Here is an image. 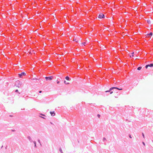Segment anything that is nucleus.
<instances>
[{"label": "nucleus", "instance_id": "f257e3e1", "mask_svg": "<svg viewBox=\"0 0 153 153\" xmlns=\"http://www.w3.org/2000/svg\"><path fill=\"white\" fill-rule=\"evenodd\" d=\"M114 89H117L119 90H122V88H119L117 87H113L110 88L109 90L106 91H105V92L106 93L110 92V94H112L113 93V92L111 91V90H113Z\"/></svg>", "mask_w": 153, "mask_h": 153}, {"label": "nucleus", "instance_id": "f03ea898", "mask_svg": "<svg viewBox=\"0 0 153 153\" xmlns=\"http://www.w3.org/2000/svg\"><path fill=\"white\" fill-rule=\"evenodd\" d=\"M22 83L19 81H17L16 82V85L18 88L20 87L21 86Z\"/></svg>", "mask_w": 153, "mask_h": 153}, {"label": "nucleus", "instance_id": "7ed1b4c3", "mask_svg": "<svg viewBox=\"0 0 153 153\" xmlns=\"http://www.w3.org/2000/svg\"><path fill=\"white\" fill-rule=\"evenodd\" d=\"M53 78V76H51L49 77H45V79L47 81L51 80Z\"/></svg>", "mask_w": 153, "mask_h": 153}, {"label": "nucleus", "instance_id": "20e7f679", "mask_svg": "<svg viewBox=\"0 0 153 153\" xmlns=\"http://www.w3.org/2000/svg\"><path fill=\"white\" fill-rule=\"evenodd\" d=\"M26 74L25 72H22L19 74V77H22V76H25Z\"/></svg>", "mask_w": 153, "mask_h": 153}, {"label": "nucleus", "instance_id": "39448f33", "mask_svg": "<svg viewBox=\"0 0 153 153\" xmlns=\"http://www.w3.org/2000/svg\"><path fill=\"white\" fill-rule=\"evenodd\" d=\"M98 18L100 19L103 18L105 17V16L104 14H100L98 16Z\"/></svg>", "mask_w": 153, "mask_h": 153}, {"label": "nucleus", "instance_id": "423d86ee", "mask_svg": "<svg viewBox=\"0 0 153 153\" xmlns=\"http://www.w3.org/2000/svg\"><path fill=\"white\" fill-rule=\"evenodd\" d=\"M27 139L29 140L30 143L33 142V141L32 138L30 136H28L27 137Z\"/></svg>", "mask_w": 153, "mask_h": 153}, {"label": "nucleus", "instance_id": "0eeeda50", "mask_svg": "<svg viewBox=\"0 0 153 153\" xmlns=\"http://www.w3.org/2000/svg\"><path fill=\"white\" fill-rule=\"evenodd\" d=\"M152 32L150 33H149L147 34L146 37H151L152 35Z\"/></svg>", "mask_w": 153, "mask_h": 153}, {"label": "nucleus", "instance_id": "6e6552de", "mask_svg": "<svg viewBox=\"0 0 153 153\" xmlns=\"http://www.w3.org/2000/svg\"><path fill=\"white\" fill-rule=\"evenodd\" d=\"M50 113L51 114V115L52 116H53L55 115V113L54 111H50Z\"/></svg>", "mask_w": 153, "mask_h": 153}, {"label": "nucleus", "instance_id": "1a4fd4ad", "mask_svg": "<svg viewBox=\"0 0 153 153\" xmlns=\"http://www.w3.org/2000/svg\"><path fill=\"white\" fill-rule=\"evenodd\" d=\"M147 22L149 24H150L151 23V22H150V21L149 19H147Z\"/></svg>", "mask_w": 153, "mask_h": 153}, {"label": "nucleus", "instance_id": "9d476101", "mask_svg": "<svg viewBox=\"0 0 153 153\" xmlns=\"http://www.w3.org/2000/svg\"><path fill=\"white\" fill-rule=\"evenodd\" d=\"M65 79L67 80H70V78L68 76H67L65 77Z\"/></svg>", "mask_w": 153, "mask_h": 153}, {"label": "nucleus", "instance_id": "9b49d317", "mask_svg": "<svg viewBox=\"0 0 153 153\" xmlns=\"http://www.w3.org/2000/svg\"><path fill=\"white\" fill-rule=\"evenodd\" d=\"M33 143L34 144V147L35 148L36 147V142L35 141H33Z\"/></svg>", "mask_w": 153, "mask_h": 153}, {"label": "nucleus", "instance_id": "f8f14e48", "mask_svg": "<svg viewBox=\"0 0 153 153\" xmlns=\"http://www.w3.org/2000/svg\"><path fill=\"white\" fill-rule=\"evenodd\" d=\"M134 53V52H133V53H131V55L130 56V57H133V56H134V55H133Z\"/></svg>", "mask_w": 153, "mask_h": 153}, {"label": "nucleus", "instance_id": "ddd939ff", "mask_svg": "<svg viewBox=\"0 0 153 153\" xmlns=\"http://www.w3.org/2000/svg\"><path fill=\"white\" fill-rule=\"evenodd\" d=\"M150 67H153V63H151L149 65H148Z\"/></svg>", "mask_w": 153, "mask_h": 153}, {"label": "nucleus", "instance_id": "4468645a", "mask_svg": "<svg viewBox=\"0 0 153 153\" xmlns=\"http://www.w3.org/2000/svg\"><path fill=\"white\" fill-rule=\"evenodd\" d=\"M59 151L61 152V153H63L62 152V150L61 148H60L59 149Z\"/></svg>", "mask_w": 153, "mask_h": 153}, {"label": "nucleus", "instance_id": "2eb2a0df", "mask_svg": "<svg viewBox=\"0 0 153 153\" xmlns=\"http://www.w3.org/2000/svg\"><path fill=\"white\" fill-rule=\"evenodd\" d=\"M103 141H106V139L105 137H103Z\"/></svg>", "mask_w": 153, "mask_h": 153}, {"label": "nucleus", "instance_id": "dca6fc26", "mask_svg": "<svg viewBox=\"0 0 153 153\" xmlns=\"http://www.w3.org/2000/svg\"><path fill=\"white\" fill-rule=\"evenodd\" d=\"M142 68V67H139L137 68V70H141V68Z\"/></svg>", "mask_w": 153, "mask_h": 153}, {"label": "nucleus", "instance_id": "f3484780", "mask_svg": "<svg viewBox=\"0 0 153 153\" xmlns=\"http://www.w3.org/2000/svg\"><path fill=\"white\" fill-rule=\"evenodd\" d=\"M142 136H143V137L144 138H145V136H144V134H143V133H142Z\"/></svg>", "mask_w": 153, "mask_h": 153}, {"label": "nucleus", "instance_id": "a211bd4d", "mask_svg": "<svg viewBox=\"0 0 153 153\" xmlns=\"http://www.w3.org/2000/svg\"><path fill=\"white\" fill-rule=\"evenodd\" d=\"M38 142H39V143H40L41 142H40V140L39 139H38Z\"/></svg>", "mask_w": 153, "mask_h": 153}, {"label": "nucleus", "instance_id": "6ab92c4d", "mask_svg": "<svg viewBox=\"0 0 153 153\" xmlns=\"http://www.w3.org/2000/svg\"><path fill=\"white\" fill-rule=\"evenodd\" d=\"M149 66L148 65H146V66L145 67H146V68H148V67Z\"/></svg>", "mask_w": 153, "mask_h": 153}, {"label": "nucleus", "instance_id": "aec40b11", "mask_svg": "<svg viewBox=\"0 0 153 153\" xmlns=\"http://www.w3.org/2000/svg\"><path fill=\"white\" fill-rule=\"evenodd\" d=\"M64 83L65 84H68V83H66V81H65H65H64Z\"/></svg>", "mask_w": 153, "mask_h": 153}, {"label": "nucleus", "instance_id": "412c9836", "mask_svg": "<svg viewBox=\"0 0 153 153\" xmlns=\"http://www.w3.org/2000/svg\"><path fill=\"white\" fill-rule=\"evenodd\" d=\"M15 92H19V91L17 89V90H16Z\"/></svg>", "mask_w": 153, "mask_h": 153}, {"label": "nucleus", "instance_id": "4be33fe9", "mask_svg": "<svg viewBox=\"0 0 153 153\" xmlns=\"http://www.w3.org/2000/svg\"><path fill=\"white\" fill-rule=\"evenodd\" d=\"M97 117H98L99 118H100V115H99V114H98L97 115Z\"/></svg>", "mask_w": 153, "mask_h": 153}, {"label": "nucleus", "instance_id": "5701e85b", "mask_svg": "<svg viewBox=\"0 0 153 153\" xmlns=\"http://www.w3.org/2000/svg\"><path fill=\"white\" fill-rule=\"evenodd\" d=\"M142 143H143V145L144 146H145V143L144 142H143Z\"/></svg>", "mask_w": 153, "mask_h": 153}, {"label": "nucleus", "instance_id": "b1692460", "mask_svg": "<svg viewBox=\"0 0 153 153\" xmlns=\"http://www.w3.org/2000/svg\"><path fill=\"white\" fill-rule=\"evenodd\" d=\"M59 82H60L59 81H57V84H59Z\"/></svg>", "mask_w": 153, "mask_h": 153}, {"label": "nucleus", "instance_id": "393cba45", "mask_svg": "<svg viewBox=\"0 0 153 153\" xmlns=\"http://www.w3.org/2000/svg\"><path fill=\"white\" fill-rule=\"evenodd\" d=\"M129 137L131 138H132L131 135H129Z\"/></svg>", "mask_w": 153, "mask_h": 153}, {"label": "nucleus", "instance_id": "a878e982", "mask_svg": "<svg viewBox=\"0 0 153 153\" xmlns=\"http://www.w3.org/2000/svg\"><path fill=\"white\" fill-rule=\"evenodd\" d=\"M41 114V115H42L43 116H45V115H44V114Z\"/></svg>", "mask_w": 153, "mask_h": 153}, {"label": "nucleus", "instance_id": "bb28decb", "mask_svg": "<svg viewBox=\"0 0 153 153\" xmlns=\"http://www.w3.org/2000/svg\"><path fill=\"white\" fill-rule=\"evenodd\" d=\"M42 92V91H39V93H41Z\"/></svg>", "mask_w": 153, "mask_h": 153}, {"label": "nucleus", "instance_id": "cd10ccee", "mask_svg": "<svg viewBox=\"0 0 153 153\" xmlns=\"http://www.w3.org/2000/svg\"><path fill=\"white\" fill-rule=\"evenodd\" d=\"M41 117L43 118V119H45V118L44 117Z\"/></svg>", "mask_w": 153, "mask_h": 153}, {"label": "nucleus", "instance_id": "c85d7f7f", "mask_svg": "<svg viewBox=\"0 0 153 153\" xmlns=\"http://www.w3.org/2000/svg\"><path fill=\"white\" fill-rule=\"evenodd\" d=\"M39 144H40V146H42V144H41V143H39Z\"/></svg>", "mask_w": 153, "mask_h": 153}, {"label": "nucleus", "instance_id": "c756f323", "mask_svg": "<svg viewBox=\"0 0 153 153\" xmlns=\"http://www.w3.org/2000/svg\"><path fill=\"white\" fill-rule=\"evenodd\" d=\"M85 42H84V44H83L84 45H85L84 44H85Z\"/></svg>", "mask_w": 153, "mask_h": 153}, {"label": "nucleus", "instance_id": "7c9ffc66", "mask_svg": "<svg viewBox=\"0 0 153 153\" xmlns=\"http://www.w3.org/2000/svg\"><path fill=\"white\" fill-rule=\"evenodd\" d=\"M15 131V130H13V131Z\"/></svg>", "mask_w": 153, "mask_h": 153}, {"label": "nucleus", "instance_id": "2f4dec72", "mask_svg": "<svg viewBox=\"0 0 153 153\" xmlns=\"http://www.w3.org/2000/svg\"><path fill=\"white\" fill-rule=\"evenodd\" d=\"M51 124H53V123H51Z\"/></svg>", "mask_w": 153, "mask_h": 153}, {"label": "nucleus", "instance_id": "473e14b6", "mask_svg": "<svg viewBox=\"0 0 153 153\" xmlns=\"http://www.w3.org/2000/svg\"><path fill=\"white\" fill-rule=\"evenodd\" d=\"M34 79H32L34 80Z\"/></svg>", "mask_w": 153, "mask_h": 153}]
</instances>
